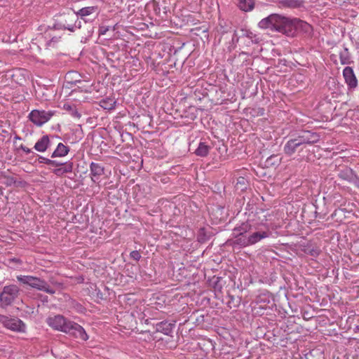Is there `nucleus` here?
<instances>
[{
  "instance_id": "1",
  "label": "nucleus",
  "mask_w": 359,
  "mask_h": 359,
  "mask_svg": "<svg viewBox=\"0 0 359 359\" xmlns=\"http://www.w3.org/2000/svg\"><path fill=\"white\" fill-rule=\"evenodd\" d=\"M258 26L262 29L278 32L289 37H295L302 33L311 35L313 32L311 25L299 18H290L273 13L259 21Z\"/></svg>"
},
{
  "instance_id": "2",
  "label": "nucleus",
  "mask_w": 359,
  "mask_h": 359,
  "mask_svg": "<svg viewBox=\"0 0 359 359\" xmlns=\"http://www.w3.org/2000/svg\"><path fill=\"white\" fill-rule=\"evenodd\" d=\"M320 140L317 133L309 130H302L291 136L283 147V151L287 156H292L296 152H301L307 144H313Z\"/></svg>"
},
{
  "instance_id": "3",
  "label": "nucleus",
  "mask_w": 359,
  "mask_h": 359,
  "mask_svg": "<svg viewBox=\"0 0 359 359\" xmlns=\"http://www.w3.org/2000/svg\"><path fill=\"white\" fill-rule=\"evenodd\" d=\"M17 279L25 285H28L33 288L46 292L48 294H53L55 293V290L50 288L48 283L39 278L32 276H18Z\"/></svg>"
},
{
  "instance_id": "4",
  "label": "nucleus",
  "mask_w": 359,
  "mask_h": 359,
  "mask_svg": "<svg viewBox=\"0 0 359 359\" xmlns=\"http://www.w3.org/2000/svg\"><path fill=\"white\" fill-rule=\"evenodd\" d=\"M20 294V288L14 284L6 285L0 292V306L6 308L11 306Z\"/></svg>"
},
{
  "instance_id": "5",
  "label": "nucleus",
  "mask_w": 359,
  "mask_h": 359,
  "mask_svg": "<svg viewBox=\"0 0 359 359\" xmlns=\"http://www.w3.org/2000/svg\"><path fill=\"white\" fill-rule=\"evenodd\" d=\"M100 9L97 5L85 6L75 12L77 17L85 22H92L100 13Z\"/></svg>"
},
{
  "instance_id": "6",
  "label": "nucleus",
  "mask_w": 359,
  "mask_h": 359,
  "mask_svg": "<svg viewBox=\"0 0 359 359\" xmlns=\"http://www.w3.org/2000/svg\"><path fill=\"white\" fill-rule=\"evenodd\" d=\"M53 115L54 112L52 111H46L44 110L34 109L29 113V118L37 126H41L48 121Z\"/></svg>"
},
{
  "instance_id": "7",
  "label": "nucleus",
  "mask_w": 359,
  "mask_h": 359,
  "mask_svg": "<svg viewBox=\"0 0 359 359\" xmlns=\"http://www.w3.org/2000/svg\"><path fill=\"white\" fill-rule=\"evenodd\" d=\"M64 332L83 341H86L88 339V336L85 330L80 325L73 321L67 323Z\"/></svg>"
},
{
  "instance_id": "8",
  "label": "nucleus",
  "mask_w": 359,
  "mask_h": 359,
  "mask_svg": "<svg viewBox=\"0 0 359 359\" xmlns=\"http://www.w3.org/2000/svg\"><path fill=\"white\" fill-rule=\"evenodd\" d=\"M58 25L60 28H63L64 29L74 32L76 29L81 27V22L74 13V14L65 15L64 22L60 23Z\"/></svg>"
},
{
  "instance_id": "9",
  "label": "nucleus",
  "mask_w": 359,
  "mask_h": 359,
  "mask_svg": "<svg viewBox=\"0 0 359 359\" xmlns=\"http://www.w3.org/2000/svg\"><path fill=\"white\" fill-rule=\"evenodd\" d=\"M0 322L5 327L15 332H23L25 324L18 318H10L6 316H0Z\"/></svg>"
},
{
  "instance_id": "10",
  "label": "nucleus",
  "mask_w": 359,
  "mask_h": 359,
  "mask_svg": "<svg viewBox=\"0 0 359 359\" xmlns=\"http://www.w3.org/2000/svg\"><path fill=\"white\" fill-rule=\"evenodd\" d=\"M69 321L70 320H67L60 315L48 318L47 320V323L50 327L63 332L66 328V325H67V323H69Z\"/></svg>"
},
{
  "instance_id": "11",
  "label": "nucleus",
  "mask_w": 359,
  "mask_h": 359,
  "mask_svg": "<svg viewBox=\"0 0 359 359\" xmlns=\"http://www.w3.org/2000/svg\"><path fill=\"white\" fill-rule=\"evenodd\" d=\"M343 75L345 82L350 89H354L357 87L358 80L351 67H346L343 70Z\"/></svg>"
},
{
  "instance_id": "12",
  "label": "nucleus",
  "mask_w": 359,
  "mask_h": 359,
  "mask_svg": "<svg viewBox=\"0 0 359 359\" xmlns=\"http://www.w3.org/2000/svg\"><path fill=\"white\" fill-rule=\"evenodd\" d=\"M90 170L91 175V180L94 182L100 179V177L104 175V168L100 164L95 162H92L90 165Z\"/></svg>"
},
{
  "instance_id": "13",
  "label": "nucleus",
  "mask_w": 359,
  "mask_h": 359,
  "mask_svg": "<svg viewBox=\"0 0 359 359\" xmlns=\"http://www.w3.org/2000/svg\"><path fill=\"white\" fill-rule=\"evenodd\" d=\"M50 146V141L48 135L42 136L35 144L34 148L39 152L46 151Z\"/></svg>"
},
{
  "instance_id": "14",
  "label": "nucleus",
  "mask_w": 359,
  "mask_h": 359,
  "mask_svg": "<svg viewBox=\"0 0 359 359\" xmlns=\"http://www.w3.org/2000/svg\"><path fill=\"white\" fill-rule=\"evenodd\" d=\"M303 0H280L279 6L283 8H299L304 7Z\"/></svg>"
},
{
  "instance_id": "15",
  "label": "nucleus",
  "mask_w": 359,
  "mask_h": 359,
  "mask_svg": "<svg viewBox=\"0 0 359 359\" xmlns=\"http://www.w3.org/2000/svg\"><path fill=\"white\" fill-rule=\"evenodd\" d=\"M356 173L353 169L348 167H344L339 171L338 177L341 180L351 183Z\"/></svg>"
},
{
  "instance_id": "16",
  "label": "nucleus",
  "mask_w": 359,
  "mask_h": 359,
  "mask_svg": "<svg viewBox=\"0 0 359 359\" xmlns=\"http://www.w3.org/2000/svg\"><path fill=\"white\" fill-rule=\"evenodd\" d=\"M174 326V324L168 323V321H161L155 325L156 331L165 335H169L170 333H171Z\"/></svg>"
},
{
  "instance_id": "17",
  "label": "nucleus",
  "mask_w": 359,
  "mask_h": 359,
  "mask_svg": "<svg viewBox=\"0 0 359 359\" xmlns=\"http://www.w3.org/2000/svg\"><path fill=\"white\" fill-rule=\"evenodd\" d=\"M60 167V168L54 169L53 171V172L57 176H62L66 173L72 172L73 170V163L72 161H67L63 163L62 166Z\"/></svg>"
},
{
  "instance_id": "18",
  "label": "nucleus",
  "mask_w": 359,
  "mask_h": 359,
  "mask_svg": "<svg viewBox=\"0 0 359 359\" xmlns=\"http://www.w3.org/2000/svg\"><path fill=\"white\" fill-rule=\"evenodd\" d=\"M69 151V147L60 142L57 144L56 149L52 153L50 157H64L68 154Z\"/></svg>"
},
{
  "instance_id": "19",
  "label": "nucleus",
  "mask_w": 359,
  "mask_h": 359,
  "mask_svg": "<svg viewBox=\"0 0 359 359\" xmlns=\"http://www.w3.org/2000/svg\"><path fill=\"white\" fill-rule=\"evenodd\" d=\"M269 231H257L248 236L250 245H254L263 238L269 237Z\"/></svg>"
},
{
  "instance_id": "20",
  "label": "nucleus",
  "mask_w": 359,
  "mask_h": 359,
  "mask_svg": "<svg viewBox=\"0 0 359 359\" xmlns=\"http://www.w3.org/2000/svg\"><path fill=\"white\" fill-rule=\"evenodd\" d=\"M303 252L309 255L316 257L321 252V250L316 245H313L312 243H307L306 245L303 247Z\"/></svg>"
},
{
  "instance_id": "21",
  "label": "nucleus",
  "mask_w": 359,
  "mask_h": 359,
  "mask_svg": "<svg viewBox=\"0 0 359 359\" xmlns=\"http://www.w3.org/2000/svg\"><path fill=\"white\" fill-rule=\"evenodd\" d=\"M210 149V146L206 144L205 142H201L197 149L195 150L194 154L198 156L205 157L209 154Z\"/></svg>"
},
{
  "instance_id": "22",
  "label": "nucleus",
  "mask_w": 359,
  "mask_h": 359,
  "mask_svg": "<svg viewBox=\"0 0 359 359\" xmlns=\"http://www.w3.org/2000/svg\"><path fill=\"white\" fill-rule=\"evenodd\" d=\"M238 8L245 12L252 11L255 6L254 0H238Z\"/></svg>"
},
{
  "instance_id": "23",
  "label": "nucleus",
  "mask_w": 359,
  "mask_h": 359,
  "mask_svg": "<svg viewBox=\"0 0 359 359\" xmlns=\"http://www.w3.org/2000/svg\"><path fill=\"white\" fill-rule=\"evenodd\" d=\"M233 245H238L241 247H246L250 245L248 237H246L243 235L238 236V234L235 235V240L232 241Z\"/></svg>"
},
{
  "instance_id": "24",
  "label": "nucleus",
  "mask_w": 359,
  "mask_h": 359,
  "mask_svg": "<svg viewBox=\"0 0 359 359\" xmlns=\"http://www.w3.org/2000/svg\"><path fill=\"white\" fill-rule=\"evenodd\" d=\"M116 101L113 98L107 97L100 102V106L104 109L111 110L115 108Z\"/></svg>"
},
{
  "instance_id": "25",
  "label": "nucleus",
  "mask_w": 359,
  "mask_h": 359,
  "mask_svg": "<svg viewBox=\"0 0 359 359\" xmlns=\"http://www.w3.org/2000/svg\"><path fill=\"white\" fill-rule=\"evenodd\" d=\"M280 162V158L278 155H271L268 157L264 163L266 167H275L278 165Z\"/></svg>"
},
{
  "instance_id": "26",
  "label": "nucleus",
  "mask_w": 359,
  "mask_h": 359,
  "mask_svg": "<svg viewBox=\"0 0 359 359\" xmlns=\"http://www.w3.org/2000/svg\"><path fill=\"white\" fill-rule=\"evenodd\" d=\"M4 184L7 187H11L13 185L20 186L22 182L20 181H17L15 178L13 176L4 175Z\"/></svg>"
},
{
  "instance_id": "27",
  "label": "nucleus",
  "mask_w": 359,
  "mask_h": 359,
  "mask_svg": "<svg viewBox=\"0 0 359 359\" xmlns=\"http://www.w3.org/2000/svg\"><path fill=\"white\" fill-rule=\"evenodd\" d=\"M251 226L248 223H243L240 226L234 229V234L237 232L238 236H242L250 230Z\"/></svg>"
},
{
  "instance_id": "28",
  "label": "nucleus",
  "mask_w": 359,
  "mask_h": 359,
  "mask_svg": "<svg viewBox=\"0 0 359 359\" xmlns=\"http://www.w3.org/2000/svg\"><path fill=\"white\" fill-rule=\"evenodd\" d=\"M339 58L342 65L348 64L350 60V54L347 48L344 49L339 53Z\"/></svg>"
},
{
  "instance_id": "29",
  "label": "nucleus",
  "mask_w": 359,
  "mask_h": 359,
  "mask_svg": "<svg viewBox=\"0 0 359 359\" xmlns=\"http://www.w3.org/2000/svg\"><path fill=\"white\" fill-rule=\"evenodd\" d=\"M197 239L199 243H205L208 239L209 236L206 233V231L204 228H201L198 231Z\"/></svg>"
},
{
  "instance_id": "30",
  "label": "nucleus",
  "mask_w": 359,
  "mask_h": 359,
  "mask_svg": "<svg viewBox=\"0 0 359 359\" xmlns=\"http://www.w3.org/2000/svg\"><path fill=\"white\" fill-rule=\"evenodd\" d=\"M229 300L227 302V306L230 308H236L240 305L241 299L238 297H234L232 295H229Z\"/></svg>"
},
{
  "instance_id": "31",
  "label": "nucleus",
  "mask_w": 359,
  "mask_h": 359,
  "mask_svg": "<svg viewBox=\"0 0 359 359\" xmlns=\"http://www.w3.org/2000/svg\"><path fill=\"white\" fill-rule=\"evenodd\" d=\"M65 108L67 109V110H69L71 111V114L73 116L76 117V118H79L81 117V114L77 111V109L74 107H72L70 105H65Z\"/></svg>"
},
{
  "instance_id": "32",
  "label": "nucleus",
  "mask_w": 359,
  "mask_h": 359,
  "mask_svg": "<svg viewBox=\"0 0 359 359\" xmlns=\"http://www.w3.org/2000/svg\"><path fill=\"white\" fill-rule=\"evenodd\" d=\"M246 180L244 177H239L238 179V181H237V183H236V187H237V189H241V190H243L244 189L246 188Z\"/></svg>"
},
{
  "instance_id": "33",
  "label": "nucleus",
  "mask_w": 359,
  "mask_h": 359,
  "mask_svg": "<svg viewBox=\"0 0 359 359\" xmlns=\"http://www.w3.org/2000/svg\"><path fill=\"white\" fill-rule=\"evenodd\" d=\"M48 165L57 168V167L62 166L63 163L56 161V160L49 159V161L48 162Z\"/></svg>"
},
{
  "instance_id": "34",
  "label": "nucleus",
  "mask_w": 359,
  "mask_h": 359,
  "mask_svg": "<svg viewBox=\"0 0 359 359\" xmlns=\"http://www.w3.org/2000/svg\"><path fill=\"white\" fill-rule=\"evenodd\" d=\"M130 257L135 261H139L141 258V255L137 250H133L130 252Z\"/></svg>"
},
{
  "instance_id": "35",
  "label": "nucleus",
  "mask_w": 359,
  "mask_h": 359,
  "mask_svg": "<svg viewBox=\"0 0 359 359\" xmlns=\"http://www.w3.org/2000/svg\"><path fill=\"white\" fill-rule=\"evenodd\" d=\"M351 183L353 184L355 187L359 189V177L357 175H355L353 181Z\"/></svg>"
},
{
  "instance_id": "36",
  "label": "nucleus",
  "mask_w": 359,
  "mask_h": 359,
  "mask_svg": "<svg viewBox=\"0 0 359 359\" xmlns=\"http://www.w3.org/2000/svg\"><path fill=\"white\" fill-rule=\"evenodd\" d=\"M246 36H247L248 38H249L250 39H251L252 42L258 43V39H256L253 40V37H254L255 36L253 35L252 32H247Z\"/></svg>"
},
{
  "instance_id": "37",
  "label": "nucleus",
  "mask_w": 359,
  "mask_h": 359,
  "mask_svg": "<svg viewBox=\"0 0 359 359\" xmlns=\"http://www.w3.org/2000/svg\"><path fill=\"white\" fill-rule=\"evenodd\" d=\"M38 161L40 163H45L46 165H48V162L49 161V158H47L46 157H43V156H39V158H38Z\"/></svg>"
},
{
  "instance_id": "38",
  "label": "nucleus",
  "mask_w": 359,
  "mask_h": 359,
  "mask_svg": "<svg viewBox=\"0 0 359 359\" xmlns=\"http://www.w3.org/2000/svg\"><path fill=\"white\" fill-rule=\"evenodd\" d=\"M20 149H22L24 152H25L27 154H30L32 152L30 149L22 144L20 145Z\"/></svg>"
},
{
  "instance_id": "39",
  "label": "nucleus",
  "mask_w": 359,
  "mask_h": 359,
  "mask_svg": "<svg viewBox=\"0 0 359 359\" xmlns=\"http://www.w3.org/2000/svg\"><path fill=\"white\" fill-rule=\"evenodd\" d=\"M83 83V82L82 81H81V80H76V81H74L75 84H77V83L78 84H82Z\"/></svg>"
},
{
  "instance_id": "40",
  "label": "nucleus",
  "mask_w": 359,
  "mask_h": 359,
  "mask_svg": "<svg viewBox=\"0 0 359 359\" xmlns=\"http://www.w3.org/2000/svg\"><path fill=\"white\" fill-rule=\"evenodd\" d=\"M78 87H79V88H84L85 86L80 85V86H78Z\"/></svg>"
},
{
  "instance_id": "41",
  "label": "nucleus",
  "mask_w": 359,
  "mask_h": 359,
  "mask_svg": "<svg viewBox=\"0 0 359 359\" xmlns=\"http://www.w3.org/2000/svg\"><path fill=\"white\" fill-rule=\"evenodd\" d=\"M146 323H149V319H147V320H146Z\"/></svg>"
},
{
  "instance_id": "42",
  "label": "nucleus",
  "mask_w": 359,
  "mask_h": 359,
  "mask_svg": "<svg viewBox=\"0 0 359 359\" xmlns=\"http://www.w3.org/2000/svg\"><path fill=\"white\" fill-rule=\"evenodd\" d=\"M84 91L85 92H88V90L87 89H84Z\"/></svg>"
},
{
  "instance_id": "43",
  "label": "nucleus",
  "mask_w": 359,
  "mask_h": 359,
  "mask_svg": "<svg viewBox=\"0 0 359 359\" xmlns=\"http://www.w3.org/2000/svg\"><path fill=\"white\" fill-rule=\"evenodd\" d=\"M357 329H358V330H359V327L358 326L357 327Z\"/></svg>"
}]
</instances>
